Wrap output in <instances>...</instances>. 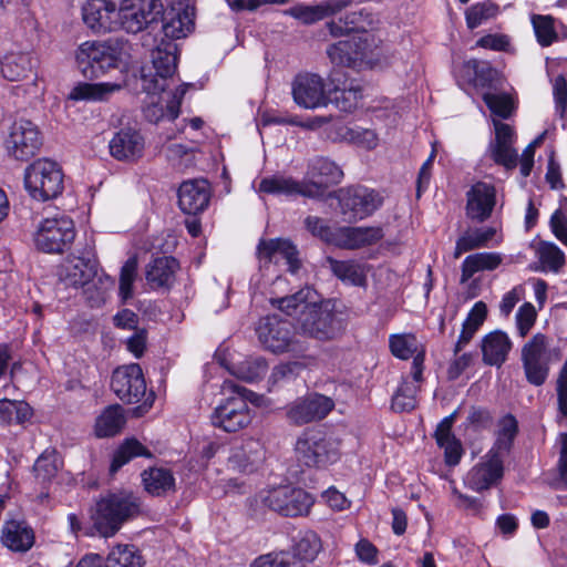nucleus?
Returning a JSON list of instances; mask_svg holds the SVG:
<instances>
[{
	"label": "nucleus",
	"mask_w": 567,
	"mask_h": 567,
	"mask_svg": "<svg viewBox=\"0 0 567 567\" xmlns=\"http://www.w3.org/2000/svg\"><path fill=\"white\" fill-rule=\"evenodd\" d=\"M302 182H297L285 175H272L260 181L257 192L274 196H306Z\"/></svg>",
	"instance_id": "41"
},
{
	"label": "nucleus",
	"mask_w": 567,
	"mask_h": 567,
	"mask_svg": "<svg viewBox=\"0 0 567 567\" xmlns=\"http://www.w3.org/2000/svg\"><path fill=\"white\" fill-rule=\"evenodd\" d=\"M270 301L286 315L297 317L299 329L308 337L330 340L341 330V322L330 303L321 301L318 293L309 287L291 296L271 298Z\"/></svg>",
	"instance_id": "1"
},
{
	"label": "nucleus",
	"mask_w": 567,
	"mask_h": 567,
	"mask_svg": "<svg viewBox=\"0 0 567 567\" xmlns=\"http://www.w3.org/2000/svg\"><path fill=\"white\" fill-rule=\"evenodd\" d=\"M137 260L130 258L121 269L120 275V297L123 301L133 297V284L136 277Z\"/></svg>",
	"instance_id": "63"
},
{
	"label": "nucleus",
	"mask_w": 567,
	"mask_h": 567,
	"mask_svg": "<svg viewBox=\"0 0 567 567\" xmlns=\"http://www.w3.org/2000/svg\"><path fill=\"white\" fill-rule=\"evenodd\" d=\"M337 138L341 142L353 144L365 150H373L379 144V137L373 130L358 125L339 126L337 128Z\"/></svg>",
	"instance_id": "45"
},
{
	"label": "nucleus",
	"mask_w": 567,
	"mask_h": 567,
	"mask_svg": "<svg viewBox=\"0 0 567 567\" xmlns=\"http://www.w3.org/2000/svg\"><path fill=\"white\" fill-rule=\"evenodd\" d=\"M125 423L120 405L107 406L96 419L95 434L99 437H109L117 434Z\"/></svg>",
	"instance_id": "47"
},
{
	"label": "nucleus",
	"mask_w": 567,
	"mask_h": 567,
	"mask_svg": "<svg viewBox=\"0 0 567 567\" xmlns=\"http://www.w3.org/2000/svg\"><path fill=\"white\" fill-rule=\"evenodd\" d=\"M135 456H151V454L138 441L134 439L126 440L114 453L111 472L115 473Z\"/></svg>",
	"instance_id": "60"
},
{
	"label": "nucleus",
	"mask_w": 567,
	"mask_h": 567,
	"mask_svg": "<svg viewBox=\"0 0 567 567\" xmlns=\"http://www.w3.org/2000/svg\"><path fill=\"white\" fill-rule=\"evenodd\" d=\"M498 13L499 8L491 1L475 3L465 11L466 25L473 30L496 18Z\"/></svg>",
	"instance_id": "56"
},
{
	"label": "nucleus",
	"mask_w": 567,
	"mask_h": 567,
	"mask_svg": "<svg viewBox=\"0 0 567 567\" xmlns=\"http://www.w3.org/2000/svg\"><path fill=\"white\" fill-rule=\"evenodd\" d=\"M328 94L329 104L342 112H352L362 97L360 85L348 80L341 82L337 72L329 75Z\"/></svg>",
	"instance_id": "32"
},
{
	"label": "nucleus",
	"mask_w": 567,
	"mask_h": 567,
	"mask_svg": "<svg viewBox=\"0 0 567 567\" xmlns=\"http://www.w3.org/2000/svg\"><path fill=\"white\" fill-rule=\"evenodd\" d=\"M260 497L270 509L291 517L307 515L315 504L310 493L291 485L271 487L264 491Z\"/></svg>",
	"instance_id": "10"
},
{
	"label": "nucleus",
	"mask_w": 567,
	"mask_h": 567,
	"mask_svg": "<svg viewBox=\"0 0 567 567\" xmlns=\"http://www.w3.org/2000/svg\"><path fill=\"white\" fill-rule=\"evenodd\" d=\"M333 408L332 399L312 393L290 403L287 408V417L290 422L302 425L326 417Z\"/></svg>",
	"instance_id": "18"
},
{
	"label": "nucleus",
	"mask_w": 567,
	"mask_h": 567,
	"mask_svg": "<svg viewBox=\"0 0 567 567\" xmlns=\"http://www.w3.org/2000/svg\"><path fill=\"white\" fill-rule=\"evenodd\" d=\"M33 63L29 53L10 52L1 61V74L8 81H21L32 72Z\"/></svg>",
	"instance_id": "42"
},
{
	"label": "nucleus",
	"mask_w": 567,
	"mask_h": 567,
	"mask_svg": "<svg viewBox=\"0 0 567 567\" xmlns=\"http://www.w3.org/2000/svg\"><path fill=\"white\" fill-rule=\"evenodd\" d=\"M497 203V190L494 184L480 181L474 183L466 193V216L475 221L488 219Z\"/></svg>",
	"instance_id": "21"
},
{
	"label": "nucleus",
	"mask_w": 567,
	"mask_h": 567,
	"mask_svg": "<svg viewBox=\"0 0 567 567\" xmlns=\"http://www.w3.org/2000/svg\"><path fill=\"white\" fill-rule=\"evenodd\" d=\"M454 420L455 413H452L439 423L435 431L436 443L444 450L445 463L450 466L457 465L463 455L462 444L452 433Z\"/></svg>",
	"instance_id": "36"
},
{
	"label": "nucleus",
	"mask_w": 567,
	"mask_h": 567,
	"mask_svg": "<svg viewBox=\"0 0 567 567\" xmlns=\"http://www.w3.org/2000/svg\"><path fill=\"white\" fill-rule=\"evenodd\" d=\"M291 93L295 103L303 109L315 110L329 104L328 89L318 74L297 75L291 85Z\"/></svg>",
	"instance_id": "17"
},
{
	"label": "nucleus",
	"mask_w": 567,
	"mask_h": 567,
	"mask_svg": "<svg viewBox=\"0 0 567 567\" xmlns=\"http://www.w3.org/2000/svg\"><path fill=\"white\" fill-rule=\"evenodd\" d=\"M262 445L258 440L246 439L231 447L229 465L241 473H251L262 461Z\"/></svg>",
	"instance_id": "33"
},
{
	"label": "nucleus",
	"mask_w": 567,
	"mask_h": 567,
	"mask_svg": "<svg viewBox=\"0 0 567 567\" xmlns=\"http://www.w3.org/2000/svg\"><path fill=\"white\" fill-rule=\"evenodd\" d=\"M122 86L121 83L115 82H80L72 87L68 99L74 102H102L120 91Z\"/></svg>",
	"instance_id": "40"
},
{
	"label": "nucleus",
	"mask_w": 567,
	"mask_h": 567,
	"mask_svg": "<svg viewBox=\"0 0 567 567\" xmlns=\"http://www.w3.org/2000/svg\"><path fill=\"white\" fill-rule=\"evenodd\" d=\"M212 189L206 179H189L182 183L178 189V205L189 215L205 210L209 204Z\"/></svg>",
	"instance_id": "30"
},
{
	"label": "nucleus",
	"mask_w": 567,
	"mask_h": 567,
	"mask_svg": "<svg viewBox=\"0 0 567 567\" xmlns=\"http://www.w3.org/2000/svg\"><path fill=\"white\" fill-rule=\"evenodd\" d=\"M337 198L340 213L348 221L364 219L382 205L380 194L363 186L341 188L337 193Z\"/></svg>",
	"instance_id": "12"
},
{
	"label": "nucleus",
	"mask_w": 567,
	"mask_h": 567,
	"mask_svg": "<svg viewBox=\"0 0 567 567\" xmlns=\"http://www.w3.org/2000/svg\"><path fill=\"white\" fill-rule=\"evenodd\" d=\"M389 347L391 353L401 360L413 359L424 350L413 333H394L389 337Z\"/></svg>",
	"instance_id": "49"
},
{
	"label": "nucleus",
	"mask_w": 567,
	"mask_h": 567,
	"mask_svg": "<svg viewBox=\"0 0 567 567\" xmlns=\"http://www.w3.org/2000/svg\"><path fill=\"white\" fill-rule=\"evenodd\" d=\"M188 87L189 84L184 83L174 90L164 87L154 92H146L147 97L143 110L145 118L153 123L177 118L182 100Z\"/></svg>",
	"instance_id": "14"
},
{
	"label": "nucleus",
	"mask_w": 567,
	"mask_h": 567,
	"mask_svg": "<svg viewBox=\"0 0 567 567\" xmlns=\"http://www.w3.org/2000/svg\"><path fill=\"white\" fill-rule=\"evenodd\" d=\"M144 150L145 140L143 135L132 127L121 128L109 142L111 156L120 162H136L143 156Z\"/></svg>",
	"instance_id": "24"
},
{
	"label": "nucleus",
	"mask_w": 567,
	"mask_h": 567,
	"mask_svg": "<svg viewBox=\"0 0 567 567\" xmlns=\"http://www.w3.org/2000/svg\"><path fill=\"white\" fill-rule=\"evenodd\" d=\"M163 32L166 38H186L195 27V8L186 1L177 0L163 9Z\"/></svg>",
	"instance_id": "19"
},
{
	"label": "nucleus",
	"mask_w": 567,
	"mask_h": 567,
	"mask_svg": "<svg viewBox=\"0 0 567 567\" xmlns=\"http://www.w3.org/2000/svg\"><path fill=\"white\" fill-rule=\"evenodd\" d=\"M143 559L133 545L114 546L106 558V567H143Z\"/></svg>",
	"instance_id": "52"
},
{
	"label": "nucleus",
	"mask_w": 567,
	"mask_h": 567,
	"mask_svg": "<svg viewBox=\"0 0 567 567\" xmlns=\"http://www.w3.org/2000/svg\"><path fill=\"white\" fill-rule=\"evenodd\" d=\"M178 262L173 257H161L150 264L146 279L153 287H167L174 281Z\"/></svg>",
	"instance_id": "44"
},
{
	"label": "nucleus",
	"mask_w": 567,
	"mask_h": 567,
	"mask_svg": "<svg viewBox=\"0 0 567 567\" xmlns=\"http://www.w3.org/2000/svg\"><path fill=\"white\" fill-rule=\"evenodd\" d=\"M293 557L288 551H271L255 558L250 567H292Z\"/></svg>",
	"instance_id": "64"
},
{
	"label": "nucleus",
	"mask_w": 567,
	"mask_h": 567,
	"mask_svg": "<svg viewBox=\"0 0 567 567\" xmlns=\"http://www.w3.org/2000/svg\"><path fill=\"white\" fill-rule=\"evenodd\" d=\"M532 23L537 41L542 47H548L557 39V33L554 28V19L551 17L534 16L532 18Z\"/></svg>",
	"instance_id": "61"
},
{
	"label": "nucleus",
	"mask_w": 567,
	"mask_h": 567,
	"mask_svg": "<svg viewBox=\"0 0 567 567\" xmlns=\"http://www.w3.org/2000/svg\"><path fill=\"white\" fill-rule=\"evenodd\" d=\"M141 512L140 498L127 491L110 493L96 503L93 525L103 537L115 535L123 523Z\"/></svg>",
	"instance_id": "4"
},
{
	"label": "nucleus",
	"mask_w": 567,
	"mask_h": 567,
	"mask_svg": "<svg viewBox=\"0 0 567 567\" xmlns=\"http://www.w3.org/2000/svg\"><path fill=\"white\" fill-rule=\"evenodd\" d=\"M487 315L486 305L483 301H477L471 309L466 320L463 323V329L457 342V348L467 343L477 329L482 326Z\"/></svg>",
	"instance_id": "58"
},
{
	"label": "nucleus",
	"mask_w": 567,
	"mask_h": 567,
	"mask_svg": "<svg viewBox=\"0 0 567 567\" xmlns=\"http://www.w3.org/2000/svg\"><path fill=\"white\" fill-rule=\"evenodd\" d=\"M75 237L72 219L66 216H56L42 219L35 227L33 243L40 251L45 254H61Z\"/></svg>",
	"instance_id": "9"
},
{
	"label": "nucleus",
	"mask_w": 567,
	"mask_h": 567,
	"mask_svg": "<svg viewBox=\"0 0 567 567\" xmlns=\"http://www.w3.org/2000/svg\"><path fill=\"white\" fill-rule=\"evenodd\" d=\"M61 466L59 456L54 450H45L35 461L33 471L35 477L42 482L51 481Z\"/></svg>",
	"instance_id": "59"
},
{
	"label": "nucleus",
	"mask_w": 567,
	"mask_h": 567,
	"mask_svg": "<svg viewBox=\"0 0 567 567\" xmlns=\"http://www.w3.org/2000/svg\"><path fill=\"white\" fill-rule=\"evenodd\" d=\"M512 349L509 337L495 330L486 334L482 340L483 361L488 365H502Z\"/></svg>",
	"instance_id": "37"
},
{
	"label": "nucleus",
	"mask_w": 567,
	"mask_h": 567,
	"mask_svg": "<svg viewBox=\"0 0 567 567\" xmlns=\"http://www.w3.org/2000/svg\"><path fill=\"white\" fill-rule=\"evenodd\" d=\"M163 11L161 0H122L117 12V29L137 33L157 21Z\"/></svg>",
	"instance_id": "13"
},
{
	"label": "nucleus",
	"mask_w": 567,
	"mask_h": 567,
	"mask_svg": "<svg viewBox=\"0 0 567 567\" xmlns=\"http://www.w3.org/2000/svg\"><path fill=\"white\" fill-rule=\"evenodd\" d=\"M111 388L123 402H140L146 393V382L140 364L131 363L115 369Z\"/></svg>",
	"instance_id": "16"
},
{
	"label": "nucleus",
	"mask_w": 567,
	"mask_h": 567,
	"mask_svg": "<svg viewBox=\"0 0 567 567\" xmlns=\"http://www.w3.org/2000/svg\"><path fill=\"white\" fill-rule=\"evenodd\" d=\"M258 258L261 267L284 262L291 274H295L300 266L298 251L288 239L262 240L258 246Z\"/></svg>",
	"instance_id": "26"
},
{
	"label": "nucleus",
	"mask_w": 567,
	"mask_h": 567,
	"mask_svg": "<svg viewBox=\"0 0 567 567\" xmlns=\"http://www.w3.org/2000/svg\"><path fill=\"white\" fill-rule=\"evenodd\" d=\"M32 414L33 410L25 401L0 398V423L22 424L30 420Z\"/></svg>",
	"instance_id": "48"
},
{
	"label": "nucleus",
	"mask_w": 567,
	"mask_h": 567,
	"mask_svg": "<svg viewBox=\"0 0 567 567\" xmlns=\"http://www.w3.org/2000/svg\"><path fill=\"white\" fill-rule=\"evenodd\" d=\"M24 186L35 200L56 198L63 190V173L58 163L48 158L37 159L24 172Z\"/></svg>",
	"instance_id": "6"
},
{
	"label": "nucleus",
	"mask_w": 567,
	"mask_h": 567,
	"mask_svg": "<svg viewBox=\"0 0 567 567\" xmlns=\"http://www.w3.org/2000/svg\"><path fill=\"white\" fill-rule=\"evenodd\" d=\"M503 256L499 252H477L467 256L462 262L461 282H466L478 271H492L499 267Z\"/></svg>",
	"instance_id": "43"
},
{
	"label": "nucleus",
	"mask_w": 567,
	"mask_h": 567,
	"mask_svg": "<svg viewBox=\"0 0 567 567\" xmlns=\"http://www.w3.org/2000/svg\"><path fill=\"white\" fill-rule=\"evenodd\" d=\"M351 6V0H326L317 6H295L287 13L302 23H315L328 17L341 13Z\"/></svg>",
	"instance_id": "34"
},
{
	"label": "nucleus",
	"mask_w": 567,
	"mask_h": 567,
	"mask_svg": "<svg viewBox=\"0 0 567 567\" xmlns=\"http://www.w3.org/2000/svg\"><path fill=\"white\" fill-rule=\"evenodd\" d=\"M381 227L343 226L337 228L336 245L342 249L355 250L372 246L383 238Z\"/></svg>",
	"instance_id": "31"
},
{
	"label": "nucleus",
	"mask_w": 567,
	"mask_h": 567,
	"mask_svg": "<svg viewBox=\"0 0 567 567\" xmlns=\"http://www.w3.org/2000/svg\"><path fill=\"white\" fill-rule=\"evenodd\" d=\"M176 44L169 41L152 51V68L142 71V87L145 92L169 87V79L176 71Z\"/></svg>",
	"instance_id": "11"
},
{
	"label": "nucleus",
	"mask_w": 567,
	"mask_h": 567,
	"mask_svg": "<svg viewBox=\"0 0 567 567\" xmlns=\"http://www.w3.org/2000/svg\"><path fill=\"white\" fill-rule=\"evenodd\" d=\"M42 145L39 127L31 121L20 118L9 127L4 147L16 159H28L35 155Z\"/></svg>",
	"instance_id": "15"
},
{
	"label": "nucleus",
	"mask_w": 567,
	"mask_h": 567,
	"mask_svg": "<svg viewBox=\"0 0 567 567\" xmlns=\"http://www.w3.org/2000/svg\"><path fill=\"white\" fill-rule=\"evenodd\" d=\"M131 60V45L123 39L85 41L75 51V63L85 78L96 79L113 69L124 71Z\"/></svg>",
	"instance_id": "2"
},
{
	"label": "nucleus",
	"mask_w": 567,
	"mask_h": 567,
	"mask_svg": "<svg viewBox=\"0 0 567 567\" xmlns=\"http://www.w3.org/2000/svg\"><path fill=\"white\" fill-rule=\"evenodd\" d=\"M495 235L496 229L493 227L466 231L456 241L454 251L455 258H458L466 251L487 246V243L492 240Z\"/></svg>",
	"instance_id": "50"
},
{
	"label": "nucleus",
	"mask_w": 567,
	"mask_h": 567,
	"mask_svg": "<svg viewBox=\"0 0 567 567\" xmlns=\"http://www.w3.org/2000/svg\"><path fill=\"white\" fill-rule=\"evenodd\" d=\"M2 544L16 553H25L34 544L33 529L24 520H8L2 527Z\"/></svg>",
	"instance_id": "35"
},
{
	"label": "nucleus",
	"mask_w": 567,
	"mask_h": 567,
	"mask_svg": "<svg viewBox=\"0 0 567 567\" xmlns=\"http://www.w3.org/2000/svg\"><path fill=\"white\" fill-rule=\"evenodd\" d=\"M517 433V421L512 415H506L502 417L497 425L496 432V441L494 446L489 450V452H494V454L504 456L506 452L512 446L514 437Z\"/></svg>",
	"instance_id": "54"
},
{
	"label": "nucleus",
	"mask_w": 567,
	"mask_h": 567,
	"mask_svg": "<svg viewBox=\"0 0 567 567\" xmlns=\"http://www.w3.org/2000/svg\"><path fill=\"white\" fill-rule=\"evenodd\" d=\"M142 481L145 489L152 495H163L174 489L175 478L169 470L153 467L144 471Z\"/></svg>",
	"instance_id": "46"
},
{
	"label": "nucleus",
	"mask_w": 567,
	"mask_h": 567,
	"mask_svg": "<svg viewBox=\"0 0 567 567\" xmlns=\"http://www.w3.org/2000/svg\"><path fill=\"white\" fill-rule=\"evenodd\" d=\"M257 336L262 347L276 354H301L306 351L303 342L296 337L290 322L277 316H268L259 321Z\"/></svg>",
	"instance_id": "7"
},
{
	"label": "nucleus",
	"mask_w": 567,
	"mask_h": 567,
	"mask_svg": "<svg viewBox=\"0 0 567 567\" xmlns=\"http://www.w3.org/2000/svg\"><path fill=\"white\" fill-rule=\"evenodd\" d=\"M295 453L306 466L324 468L340 458V443L321 431L308 430L297 439Z\"/></svg>",
	"instance_id": "5"
},
{
	"label": "nucleus",
	"mask_w": 567,
	"mask_h": 567,
	"mask_svg": "<svg viewBox=\"0 0 567 567\" xmlns=\"http://www.w3.org/2000/svg\"><path fill=\"white\" fill-rule=\"evenodd\" d=\"M536 255L543 271L558 272L565 264V254L553 243H539Z\"/></svg>",
	"instance_id": "55"
},
{
	"label": "nucleus",
	"mask_w": 567,
	"mask_h": 567,
	"mask_svg": "<svg viewBox=\"0 0 567 567\" xmlns=\"http://www.w3.org/2000/svg\"><path fill=\"white\" fill-rule=\"evenodd\" d=\"M229 372L247 382H254L262 378L267 370L268 364L267 361L261 358H248L239 363L234 364L231 368L227 367Z\"/></svg>",
	"instance_id": "53"
},
{
	"label": "nucleus",
	"mask_w": 567,
	"mask_h": 567,
	"mask_svg": "<svg viewBox=\"0 0 567 567\" xmlns=\"http://www.w3.org/2000/svg\"><path fill=\"white\" fill-rule=\"evenodd\" d=\"M337 14L338 19H333L328 23L329 31L334 37H341L350 32L357 33V35L368 34L365 32L367 27L370 24L369 16L363 10H348L343 13Z\"/></svg>",
	"instance_id": "39"
},
{
	"label": "nucleus",
	"mask_w": 567,
	"mask_h": 567,
	"mask_svg": "<svg viewBox=\"0 0 567 567\" xmlns=\"http://www.w3.org/2000/svg\"><path fill=\"white\" fill-rule=\"evenodd\" d=\"M224 399L215 408L212 422L225 432L234 433L246 429L254 419L248 403L260 406L264 396L259 395L231 380H225L220 386Z\"/></svg>",
	"instance_id": "3"
},
{
	"label": "nucleus",
	"mask_w": 567,
	"mask_h": 567,
	"mask_svg": "<svg viewBox=\"0 0 567 567\" xmlns=\"http://www.w3.org/2000/svg\"><path fill=\"white\" fill-rule=\"evenodd\" d=\"M299 359L284 362L276 365L269 377V383L276 385L281 381L297 377L302 370L310 368L315 363V359L309 355L297 354Z\"/></svg>",
	"instance_id": "51"
},
{
	"label": "nucleus",
	"mask_w": 567,
	"mask_h": 567,
	"mask_svg": "<svg viewBox=\"0 0 567 567\" xmlns=\"http://www.w3.org/2000/svg\"><path fill=\"white\" fill-rule=\"evenodd\" d=\"M377 47L370 34L353 35L341 40L327 50L334 65L351 68H372L377 62Z\"/></svg>",
	"instance_id": "8"
},
{
	"label": "nucleus",
	"mask_w": 567,
	"mask_h": 567,
	"mask_svg": "<svg viewBox=\"0 0 567 567\" xmlns=\"http://www.w3.org/2000/svg\"><path fill=\"white\" fill-rule=\"evenodd\" d=\"M495 140L489 145L491 156L495 163L512 169L517 165L518 154L513 147L516 135L513 127L506 123L493 120Z\"/></svg>",
	"instance_id": "28"
},
{
	"label": "nucleus",
	"mask_w": 567,
	"mask_h": 567,
	"mask_svg": "<svg viewBox=\"0 0 567 567\" xmlns=\"http://www.w3.org/2000/svg\"><path fill=\"white\" fill-rule=\"evenodd\" d=\"M343 172L333 162L327 158H317L310 165L303 179L307 197H317L323 194L331 185L339 184Z\"/></svg>",
	"instance_id": "22"
},
{
	"label": "nucleus",
	"mask_w": 567,
	"mask_h": 567,
	"mask_svg": "<svg viewBox=\"0 0 567 567\" xmlns=\"http://www.w3.org/2000/svg\"><path fill=\"white\" fill-rule=\"evenodd\" d=\"M423 373V354L419 353L413 362L411 372L404 377L398 391L392 399V408L395 411H411L416 405V393L422 382Z\"/></svg>",
	"instance_id": "29"
},
{
	"label": "nucleus",
	"mask_w": 567,
	"mask_h": 567,
	"mask_svg": "<svg viewBox=\"0 0 567 567\" xmlns=\"http://www.w3.org/2000/svg\"><path fill=\"white\" fill-rule=\"evenodd\" d=\"M96 270L94 249L86 246L80 255H72L63 262L60 276L69 286L83 287L96 276Z\"/></svg>",
	"instance_id": "20"
},
{
	"label": "nucleus",
	"mask_w": 567,
	"mask_h": 567,
	"mask_svg": "<svg viewBox=\"0 0 567 567\" xmlns=\"http://www.w3.org/2000/svg\"><path fill=\"white\" fill-rule=\"evenodd\" d=\"M483 100L491 112L496 116L507 118L514 111V103L508 94L485 93Z\"/></svg>",
	"instance_id": "62"
},
{
	"label": "nucleus",
	"mask_w": 567,
	"mask_h": 567,
	"mask_svg": "<svg viewBox=\"0 0 567 567\" xmlns=\"http://www.w3.org/2000/svg\"><path fill=\"white\" fill-rule=\"evenodd\" d=\"M524 369L527 380L540 385L548 374L546 339L543 334H536L522 351Z\"/></svg>",
	"instance_id": "25"
},
{
	"label": "nucleus",
	"mask_w": 567,
	"mask_h": 567,
	"mask_svg": "<svg viewBox=\"0 0 567 567\" xmlns=\"http://www.w3.org/2000/svg\"><path fill=\"white\" fill-rule=\"evenodd\" d=\"M333 275L343 284L354 287H365L370 266L355 260H336L328 258Z\"/></svg>",
	"instance_id": "38"
},
{
	"label": "nucleus",
	"mask_w": 567,
	"mask_h": 567,
	"mask_svg": "<svg viewBox=\"0 0 567 567\" xmlns=\"http://www.w3.org/2000/svg\"><path fill=\"white\" fill-rule=\"evenodd\" d=\"M321 548L320 537L313 532H306L295 544V557L301 561L311 563L317 558Z\"/></svg>",
	"instance_id": "57"
},
{
	"label": "nucleus",
	"mask_w": 567,
	"mask_h": 567,
	"mask_svg": "<svg viewBox=\"0 0 567 567\" xmlns=\"http://www.w3.org/2000/svg\"><path fill=\"white\" fill-rule=\"evenodd\" d=\"M118 9L113 0H86L82 8L84 23L94 32L117 30Z\"/></svg>",
	"instance_id": "27"
},
{
	"label": "nucleus",
	"mask_w": 567,
	"mask_h": 567,
	"mask_svg": "<svg viewBox=\"0 0 567 567\" xmlns=\"http://www.w3.org/2000/svg\"><path fill=\"white\" fill-rule=\"evenodd\" d=\"M502 476L503 457L488 451L481 462L468 471L464 483L468 488L482 492L496 484Z\"/></svg>",
	"instance_id": "23"
}]
</instances>
